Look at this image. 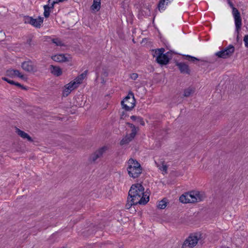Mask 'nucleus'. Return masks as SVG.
I'll return each mask as SVG.
<instances>
[{
    "instance_id": "obj_42",
    "label": "nucleus",
    "mask_w": 248,
    "mask_h": 248,
    "mask_svg": "<svg viewBox=\"0 0 248 248\" xmlns=\"http://www.w3.org/2000/svg\"><path fill=\"white\" fill-rule=\"evenodd\" d=\"M31 39H28V40H27V43H28L29 45H31Z\"/></svg>"
},
{
    "instance_id": "obj_21",
    "label": "nucleus",
    "mask_w": 248,
    "mask_h": 248,
    "mask_svg": "<svg viewBox=\"0 0 248 248\" xmlns=\"http://www.w3.org/2000/svg\"><path fill=\"white\" fill-rule=\"evenodd\" d=\"M136 202V201H134L132 198H130L128 196L127 203L125 205L126 209H129L133 205H137L139 204V202Z\"/></svg>"
},
{
    "instance_id": "obj_31",
    "label": "nucleus",
    "mask_w": 248,
    "mask_h": 248,
    "mask_svg": "<svg viewBox=\"0 0 248 248\" xmlns=\"http://www.w3.org/2000/svg\"><path fill=\"white\" fill-rule=\"evenodd\" d=\"M14 72L15 73V77H18L22 79L26 78L25 76L22 74L19 70L14 69Z\"/></svg>"
},
{
    "instance_id": "obj_10",
    "label": "nucleus",
    "mask_w": 248,
    "mask_h": 248,
    "mask_svg": "<svg viewBox=\"0 0 248 248\" xmlns=\"http://www.w3.org/2000/svg\"><path fill=\"white\" fill-rule=\"evenodd\" d=\"M176 65L178 67L182 74L190 75V70L188 65L186 63L177 62H176Z\"/></svg>"
},
{
    "instance_id": "obj_37",
    "label": "nucleus",
    "mask_w": 248,
    "mask_h": 248,
    "mask_svg": "<svg viewBox=\"0 0 248 248\" xmlns=\"http://www.w3.org/2000/svg\"><path fill=\"white\" fill-rule=\"evenodd\" d=\"M244 41L245 42V46L247 47H248V35H246L245 36L244 38Z\"/></svg>"
},
{
    "instance_id": "obj_12",
    "label": "nucleus",
    "mask_w": 248,
    "mask_h": 248,
    "mask_svg": "<svg viewBox=\"0 0 248 248\" xmlns=\"http://www.w3.org/2000/svg\"><path fill=\"white\" fill-rule=\"evenodd\" d=\"M171 53L169 52L163 54L160 57L161 59H159L157 62L161 65H166L169 63L170 60L171 59Z\"/></svg>"
},
{
    "instance_id": "obj_2",
    "label": "nucleus",
    "mask_w": 248,
    "mask_h": 248,
    "mask_svg": "<svg viewBox=\"0 0 248 248\" xmlns=\"http://www.w3.org/2000/svg\"><path fill=\"white\" fill-rule=\"evenodd\" d=\"M127 165V170L129 176L133 178L139 177L142 172L140 164L136 159L130 158Z\"/></svg>"
},
{
    "instance_id": "obj_8",
    "label": "nucleus",
    "mask_w": 248,
    "mask_h": 248,
    "mask_svg": "<svg viewBox=\"0 0 248 248\" xmlns=\"http://www.w3.org/2000/svg\"><path fill=\"white\" fill-rule=\"evenodd\" d=\"M21 67L24 71L29 73H35L37 70L36 66L30 60L22 62Z\"/></svg>"
},
{
    "instance_id": "obj_14",
    "label": "nucleus",
    "mask_w": 248,
    "mask_h": 248,
    "mask_svg": "<svg viewBox=\"0 0 248 248\" xmlns=\"http://www.w3.org/2000/svg\"><path fill=\"white\" fill-rule=\"evenodd\" d=\"M50 70L51 73L56 77H59L62 74V70L59 66L51 65Z\"/></svg>"
},
{
    "instance_id": "obj_32",
    "label": "nucleus",
    "mask_w": 248,
    "mask_h": 248,
    "mask_svg": "<svg viewBox=\"0 0 248 248\" xmlns=\"http://www.w3.org/2000/svg\"><path fill=\"white\" fill-rule=\"evenodd\" d=\"M166 1V4H168V2H170V0H160L158 3V9L159 10L161 8L162 9L164 8L165 2Z\"/></svg>"
},
{
    "instance_id": "obj_41",
    "label": "nucleus",
    "mask_w": 248,
    "mask_h": 248,
    "mask_svg": "<svg viewBox=\"0 0 248 248\" xmlns=\"http://www.w3.org/2000/svg\"><path fill=\"white\" fill-rule=\"evenodd\" d=\"M229 3L230 6L232 8V9H233V7H234L233 6V5L232 3V2H231L230 1H229Z\"/></svg>"
},
{
    "instance_id": "obj_46",
    "label": "nucleus",
    "mask_w": 248,
    "mask_h": 248,
    "mask_svg": "<svg viewBox=\"0 0 248 248\" xmlns=\"http://www.w3.org/2000/svg\"><path fill=\"white\" fill-rule=\"evenodd\" d=\"M53 0H51V1H50V3H51L52 1H53Z\"/></svg>"
},
{
    "instance_id": "obj_19",
    "label": "nucleus",
    "mask_w": 248,
    "mask_h": 248,
    "mask_svg": "<svg viewBox=\"0 0 248 248\" xmlns=\"http://www.w3.org/2000/svg\"><path fill=\"white\" fill-rule=\"evenodd\" d=\"M195 92V88L193 87H189L186 89H185L184 91V96L189 97Z\"/></svg>"
},
{
    "instance_id": "obj_17",
    "label": "nucleus",
    "mask_w": 248,
    "mask_h": 248,
    "mask_svg": "<svg viewBox=\"0 0 248 248\" xmlns=\"http://www.w3.org/2000/svg\"><path fill=\"white\" fill-rule=\"evenodd\" d=\"M73 84H74V83H69L65 86V89H64L63 93V96H68L71 92L73 90L75 89V88L73 87Z\"/></svg>"
},
{
    "instance_id": "obj_16",
    "label": "nucleus",
    "mask_w": 248,
    "mask_h": 248,
    "mask_svg": "<svg viewBox=\"0 0 248 248\" xmlns=\"http://www.w3.org/2000/svg\"><path fill=\"white\" fill-rule=\"evenodd\" d=\"M195 202L202 201L206 198L205 194L203 192L195 191Z\"/></svg>"
},
{
    "instance_id": "obj_7",
    "label": "nucleus",
    "mask_w": 248,
    "mask_h": 248,
    "mask_svg": "<svg viewBox=\"0 0 248 248\" xmlns=\"http://www.w3.org/2000/svg\"><path fill=\"white\" fill-rule=\"evenodd\" d=\"M195 191H192L182 195L179 200L184 203H195Z\"/></svg>"
},
{
    "instance_id": "obj_43",
    "label": "nucleus",
    "mask_w": 248,
    "mask_h": 248,
    "mask_svg": "<svg viewBox=\"0 0 248 248\" xmlns=\"http://www.w3.org/2000/svg\"><path fill=\"white\" fill-rule=\"evenodd\" d=\"M51 0H48V2L50 3Z\"/></svg>"
},
{
    "instance_id": "obj_24",
    "label": "nucleus",
    "mask_w": 248,
    "mask_h": 248,
    "mask_svg": "<svg viewBox=\"0 0 248 248\" xmlns=\"http://www.w3.org/2000/svg\"><path fill=\"white\" fill-rule=\"evenodd\" d=\"M167 206V202L165 199H163L162 200L160 201L157 205L158 208L163 209Z\"/></svg>"
},
{
    "instance_id": "obj_3",
    "label": "nucleus",
    "mask_w": 248,
    "mask_h": 248,
    "mask_svg": "<svg viewBox=\"0 0 248 248\" xmlns=\"http://www.w3.org/2000/svg\"><path fill=\"white\" fill-rule=\"evenodd\" d=\"M201 234L196 233L194 235L189 236L184 242L182 248H192L195 247L198 242L202 244Z\"/></svg>"
},
{
    "instance_id": "obj_23",
    "label": "nucleus",
    "mask_w": 248,
    "mask_h": 248,
    "mask_svg": "<svg viewBox=\"0 0 248 248\" xmlns=\"http://www.w3.org/2000/svg\"><path fill=\"white\" fill-rule=\"evenodd\" d=\"M82 82V80L79 78V77H78L76 78L74 81L70 82V83H74L73 84V87L76 89L77 88L78 85L81 84Z\"/></svg>"
},
{
    "instance_id": "obj_27",
    "label": "nucleus",
    "mask_w": 248,
    "mask_h": 248,
    "mask_svg": "<svg viewBox=\"0 0 248 248\" xmlns=\"http://www.w3.org/2000/svg\"><path fill=\"white\" fill-rule=\"evenodd\" d=\"M131 141V140L128 137V135H127L121 140V141H120V144L121 145L127 144Z\"/></svg>"
},
{
    "instance_id": "obj_18",
    "label": "nucleus",
    "mask_w": 248,
    "mask_h": 248,
    "mask_svg": "<svg viewBox=\"0 0 248 248\" xmlns=\"http://www.w3.org/2000/svg\"><path fill=\"white\" fill-rule=\"evenodd\" d=\"M165 49L163 48L157 49L155 50V54H153L154 57H156V61L157 62L159 59H161V56L164 54Z\"/></svg>"
},
{
    "instance_id": "obj_38",
    "label": "nucleus",
    "mask_w": 248,
    "mask_h": 248,
    "mask_svg": "<svg viewBox=\"0 0 248 248\" xmlns=\"http://www.w3.org/2000/svg\"><path fill=\"white\" fill-rule=\"evenodd\" d=\"M86 72L87 71H86L84 73H82L80 75H79L78 76V77H79V78L83 80L86 75Z\"/></svg>"
},
{
    "instance_id": "obj_5",
    "label": "nucleus",
    "mask_w": 248,
    "mask_h": 248,
    "mask_svg": "<svg viewBox=\"0 0 248 248\" xmlns=\"http://www.w3.org/2000/svg\"><path fill=\"white\" fill-rule=\"evenodd\" d=\"M234 47L232 45H230L224 49L215 53V55L218 58L227 59L230 57L234 52Z\"/></svg>"
},
{
    "instance_id": "obj_6",
    "label": "nucleus",
    "mask_w": 248,
    "mask_h": 248,
    "mask_svg": "<svg viewBox=\"0 0 248 248\" xmlns=\"http://www.w3.org/2000/svg\"><path fill=\"white\" fill-rule=\"evenodd\" d=\"M24 21L26 24H30L34 27L40 28L43 22V17H39L34 19L32 17L26 16L24 17Z\"/></svg>"
},
{
    "instance_id": "obj_9",
    "label": "nucleus",
    "mask_w": 248,
    "mask_h": 248,
    "mask_svg": "<svg viewBox=\"0 0 248 248\" xmlns=\"http://www.w3.org/2000/svg\"><path fill=\"white\" fill-rule=\"evenodd\" d=\"M232 14L234 18L236 31L238 32L242 26V19L240 12L235 7H233Z\"/></svg>"
},
{
    "instance_id": "obj_15",
    "label": "nucleus",
    "mask_w": 248,
    "mask_h": 248,
    "mask_svg": "<svg viewBox=\"0 0 248 248\" xmlns=\"http://www.w3.org/2000/svg\"><path fill=\"white\" fill-rule=\"evenodd\" d=\"M52 59L57 62H62L68 61V58L65 55L61 54L52 57Z\"/></svg>"
},
{
    "instance_id": "obj_44",
    "label": "nucleus",
    "mask_w": 248,
    "mask_h": 248,
    "mask_svg": "<svg viewBox=\"0 0 248 248\" xmlns=\"http://www.w3.org/2000/svg\"><path fill=\"white\" fill-rule=\"evenodd\" d=\"M123 116H124V115L123 114L122 116H121V118H123Z\"/></svg>"
},
{
    "instance_id": "obj_26",
    "label": "nucleus",
    "mask_w": 248,
    "mask_h": 248,
    "mask_svg": "<svg viewBox=\"0 0 248 248\" xmlns=\"http://www.w3.org/2000/svg\"><path fill=\"white\" fill-rule=\"evenodd\" d=\"M184 58L185 60L190 61V62H194L195 61H200L199 59H197V58L194 57L193 56L188 55H184Z\"/></svg>"
},
{
    "instance_id": "obj_28",
    "label": "nucleus",
    "mask_w": 248,
    "mask_h": 248,
    "mask_svg": "<svg viewBox=\"0 0 248 248\" xmlns=\"http://www.w3.org/2000/svg\"><path fill=\"white\" fill-rule=\"evenodd\" d=\"M53 43L55 44L57 46H63V44L62 41L59 38H53L51 39Z\"/></svg>"
},
{
    "instance_id": "obj_25",
    "label": "nucleus",
    "mask_w": 248,
    "mask_h": 248,
    "mask_svg": "<svg viewBox=\"0 0 248 248\" xmlns=\"http://www.w3.org/2000/svg\"><path fill=\"white\" fill-rule=\"evenodd\" d=\"M44 15L45 17H48L50 15V9L51 8V6H49L47 5H46L44 6Z\"/></svg>"
},
{
    "instance_id": "obj_45",
    "label": "nucleus",
    "mask_w": 248,
    "mask_h": 248,
    "mask_svg": "<svg viewBox=\"0 0 248 248\" xmlns=\"http://www.w3.org/2000/svg\"><path fill=\"white\" fill-rule=\"evenodd\" d=\"M123 116H124V115L123 114L122 116H121V118H123Z\"/></svg>"
},
{
    "instance_id": "obj_4",
    "label": "nucleus",
    "mask_w": 248,
    "mask_h": 248,
    "mask_svg": "<svg viewBox=\"0 0 248 248\" xmlns=\"http://www.w3.org/2000/svg\"><path fill=\"white\" fill-rule=\"evenodd\" d=\"M136 100L134 94L130 92L127 95L122 101L121 104L123 108L126 110L129 111L131 110L135 106Z\"/></svg>"
},
{
    "instance_id": "obj_35",
    "label": "nucleus",
    "mask_w": 248,
    "mask_h": 248,
    "mask_svg": "<svg viewBox=\"0 0 248 248\" xmlns=\"http://www.w3.org/2000/svg\"><path fill=\"white\" fill-rule=\"evenodd\" d=\"M167 166L166 165H164V164H162V166L160 168H159V169L163 171H164L165 173H167Z\"/></svg>"
},
{
    "instance_id": "obj_34",
    "label": "nucleus",
    "mask_w": 248,
    "mask_h": 248,
    "mask_svg": "<svg viewBox=\"0 0 248 248\" xmlns=\"http://www.w3.org/2000/svg\"><path fill=\"white\" fill-rule=\"evenodd\" d=\"M15 86H16L19 88H20L22 90H27V88L26 87L24 86L23 85H21L20 83H19L17 82H16Z\"/></svg>"
},
{
    "instance_id": "obj_13",
    "label": "nucleus",
    "mask_w": 248,
    "mask_h": 248,
    "mask_svg": "<svg viewBox=\"0 0 248 248\" xmlns=\"http://www.w3.org/2000/svg\"><path fill=\"white\" fill-rule=\"evenodd\" d=\"M16 133L23 139H27L28 141L30 142H32L33 140L31 137L27 133L19 129V128H16Z\"/></svg>"
},
{
    "instance_id": "obj_40",
    "label": "nucleus",
    "mask_w": 248,
    "mask_h": 248,
    "mask_svg": "<svg viewBox=\"0 0 248 248\" xmlns=\"http://www.w3.org/2000/svg\"><path fill=\"white\" fill-rule=\"evenodd\" d=\"M136 134L131 132V133L128 135V137L132 140L135 137Z\"/></svg>"
},
{
    "instance_id": "obj_22",
    "label": "nucleus",
    "mask_w": 248,
    "mask_h": 248,
    "mask_svg": "<svg viewBox=\"0 0 248 248\" xmlns=\"http://www.w3.org/2000/svg\"><path fill=\"white\" fill-rule=\"evenodd\" d=\"M130 118L134 121H137V122L140 123L142 125H145L143 118L140 116L132 115L130 117Z\"/></svg>"
},
{
    "instance_id": "obj_20",
    "label": "nucleus",
    "mask_w": 248,
    "mask_h": 248,
    "mask_svg": "<svg viewBox=\"0 0 248 248\" xmlns=\"http://www.w3.org/2000/svg\"><path fill=\"white\" fill-rule=\"evenodd\" d=\"M101 0H93V4L91 6L92 9L98 11L100 9Z\"/></svg>"
},
{
    "instance_id": "obj_1",
    "label": "nucleus",
    "mask_w": 248,
    "mask_h": 248,
    "mask_svg": "<svg viewBox=\"0 0 248 248\" xmlns=\"http://www.w3.org/2000/svg\"><path fill=\"white\" fill-rule=\"evenodd\" d=\"M147 190L144 192L143 186L139 183L133 184L131 186L128 192V196L132 198L136 202L139 204H146L149 201V194Z\"/></svg>"
},
{
    "instance_id": "obj_33",
    "label": "nucleus",
    "mask_w": 248,
    "mask_h": 248,
    "mask_svg": "<svg viewBox=\"0 0 248 248\" xmlns=\"http://www.w3.org/2000/svg\"><path fill=\"white\" fill-rule=\"evenodd\" d=\"M1 79L7 82L8 83L10 84L11 85H15L16 83V81H15L14 80H11V79H9L7 78H6V77H2L1 78Z\"/></svg>"
},
{
    "instance_id": "obj_36",
    "label": "nucleus",
    "mask_w": 248,
    "mask_h": 248,
    "mask_svg": "<svg viewBox=\"0 0 248 248\" xmlns=\"http://www.w3.org/2000/svg\"><path fill=\"white\" fill-rule=\"evenodd\" d=\"M138 77V75L137 73H133L131 74L130 78L133 80H136Z\"/></svg>"
},
{
    "instance_id": "obj_11",
    "label": "nucleus",
    "mask_w": 248,
    "mask_h": 248,
    "mask_svg": "<svg viewBox=\"0 0 248 248\" xmlns=\"http://www.w3.org/2000/svg\"><path fill=\"white\" fill-rule=\"evenodd\" d=\"M107 150V147H102V148H100L98 150L94 152V154L90 156V159L93 162H95L98 158L102 156L103 154Z\"/></svg>"
},
{
    "instance_id": "obj_30",
    "label": "nucleus",
    "mask_w": 248,
    "mask_h": 248,
    "mask_svg": "<svg viewBox=\"0 0 248 248\" xmlns=\"http://www.w3.org/2000/svg\"><path fill=\"white\" fill-rule=\"evenodd\" d=\"M6 75L10 78H15V73L14 72V69H8L6 71Z\"/></svg>"
},
{
    "instance_id": "obj_39",
    "label": "nucleus",
    "mask_w": 248,
    "mask_h": 248,
    "mask_svg": "<svg viewBox=\"0 0 248 248\" xmlns=\"http://www.w3.org/2000/svg\"><path fill=\"white\" fill-rule=\"evenodd\" d=\"M61 1H58V0H53L51 4V8H53L54 5L56 3H58L59 2H60Z\"/></svg>"
},
{
    "instance_id": "obj_29",
    "label": "nucleus",
    "mask_w": 248,
    "mask_h": 248,
    "mask_svg": "<svg viewBox=\"0 0 248 248\" xmlns=\"http://www.w3.org/2000/svg\"><path fill=\"white\" fill-rule=\"evenodd\" d=\"M126 124L129 126V127L131 128V132L135 134H137L138 130H139L138 127H136L134 124L130 123H127Z\"/></svg>"
}]
</instances>
